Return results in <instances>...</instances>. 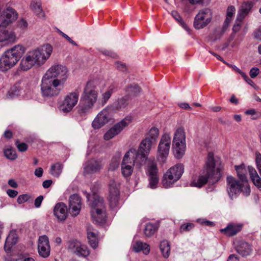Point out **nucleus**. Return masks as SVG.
<instances>
[{
	"mask_svg": "<svg viewBox=\"0 0 261 261\" xmlns=\"http://www.w3.org/2000/svg\"><path fill=\"white\" fill-rule=\"evenodd\" d=\"M102 167L103 164L101 160L92 159L86 163L84 172L86 174H93L99 172Z\"/></svg>",
	"mask_w": 261,
	"mask_h": 261,
	"instance_id": "22",
	"label": "nucleus"
},
{
	"mask_svg": "<svg viewBox=\"0 0 261 261\" xmlns=\"http://www.w3.org/2000/svg\"><path fill=\"white\" fill-rule=\"evenodd\" d=\"M30 7L31 10L39 17H43L44 14L41 8L40 0H32Z\"/></svg>",
	"mask_w": 261,
	"mask_h": 261,
	"instance_id": "35",
	"label": "nucleus"
},
{
	"mask_svg": "<svg viewBox=\"0 0 261 261\" xmlns=\"http://www.w3.org/2000/svg\"><path fill=\"white\" fill-rule=\"evenodd\" d=\"M159 228V224L157 223L149 222L146 224L144 228V234L147 237H150L154 234Z\"/></svg>",
	"mask_w": 261,
	"mask_h": 261,
	"instance_id": "36",
	"label": "nucleus"
},
{
	"mask_svg": "<svg viewBox=\"0 0 261 261\" xmlns=\"http://www.w3.org/2000/svg\"><path fill=\"white\" fill-rule=\"evenodd\" d=\"M102 53L103 55L110 56L112 58H115L117 57V55L115 53L109 50H104L102 51Z\"/></svg>",
	"mask_w": 261,
	"mask_h": 261,
	"instance_id": "59",
	"label": "nucleus"
},
{
	"mask_svg": "<svg viewBox=\"0 0 261 261\" xmlns=\"http://www.w3.org/2000/svg\"><path fill=\"white\" fill-rule=\"evenodd\" d=\"M240 74L242 76L245 81L250 85L253 86L254 84V82L250 80L249 77L243 72L242 71H240Z\"/></svg>",
	"mask_w": 261,
	"mask_h": 261,
	"instance_id": "53",
	"label": "nucleus"
},
{
	"mask_svg": "<svg viewBox=\"0 0 261 261\" xmlns=\"http://www.w3.org/2000/svg\"><path fill=\"white\" fill-rule=\"evenodd\" d=\"M109 110V107H107L97 114L92 124L94 129H98L110 121Z\"/></svg>",
	"mask_w": 261,
	"mask_h": 261,
	"instance_id": "18",
	"label": "nucleus"
},
{
	"mask_svg": "<svg viewBox=\"0 0 261 261\" xmlns=\"http://www.w3.org/2000/svg\"><path fill=\"white\" fill-rule=\"evenodd\" d=\"M17 25L19 28H20L22 29H24L27 27L28 23L24 19H21L18 21Z\"/></svg>",
	"mask_w": 261,
	"mask_h": 261,
	"instance_id": "56",
	"label": "nucleus"
},
{
	"mask_svg": "<svg viewBox=\"0 0 261 261\" xmlns=\"http://www.w3.org/2000/svg\"><path fill=\"white\" fill-rule=\"evenodd\" d=\"M243 194L245 196H248L250 193V187L248 184V181L242 182V190Z\"/></svg>",
	"mask_w": 261,
	"mask_h": 261,
	"instance_id": "49",
	"label": "nucleus"
},
{
	"mask_svg": "<svg viewBox=\"0 0 261 261\" xmlns=\"http://www.w3.org/2000/svg\"><path fill=\"white\" fill-rule=\"evenodd\" d=\"M7 26L0 24V43L3 45H7L15 42L16 40L15 33L7 29Z\"/></svg>",
	"mask_w": 261,
	"mask_h": 261,
	"instance_id": "17",
	"label": "nucleus"
},
{
	"mask_svg": "<svg viewBox=\"0 0 261 261\" xmlns=\"http://www.w3.org/2000/svg\"><path fill=\"white\" fill-rule=\"evenodd\" d=\"M153 142L147 138H144L141 142L138 150L132 148L136 152L135 156L141 164H145Z\"/></svg>",
	"mask_w": 261,
	"mask_h": 261,
	"instance_id": "11",
	"label": "nucleus"
},
{
	"mask_svg": "<svg viewBox=\"0 0 261 261\" xmlns=\"http://www.w3.org/2000/svg\"><path fill=\"white\" fill-rule=\"evenodd\" d=\"M241 21H239L236 20V23L233 27V31L234 33H237L240 31L241 29Z\"/></svg>",
	"mask_w": 261,
	"mask_h": 261,
	"instance_id": "60",
	"label": "nucleus"
},
{
	"mask_svg": "<svg viewBox=\"0 0 261 261\" xmlns=\"http://www.w3.org/2000/svg\"><path fill=\"white\" fill-rule=\"evenodd\" d=\"M184 171V167L181 164H176L169 169L163 176L162 184L164 187L166 188L171 187L181 177Z\"/></svg>",
	"mask_w": 261,
	"mask_h": 261,
	"instance_id": "7",
	"label": "nucleus"
},
{
	"mask_svg": "<svg viewBox=\"0 0 261 261\" xmlns=\"http://www.w3.org/2000/svg\"><path fill=\"white\" fill-rule=\"evenodd\" d=\"M4 154L7 159L11 160H14L17 157L15 150L12 149H6L4 151Z\"/></svg>",
	"mask_w": 261,
	"mask_h": 261,
	"instance_id": "45",
	"label": "nucleus"
},
{
	"mask_svg": "<svg viewBox=\"0 0 261 261\" xmlns=\"http://www.w3.org/2000/svg\"><path fill=\"white\" fill-rule=\"evenodd\" d=\"M16 146L19 151L24 152L28 149V145L24 143H19L18 141L16 142Z\"/></svg>",
	"mask_w": 261,
	"mask_h": 261,
	"instance_id": "51",
	"label": "nucleus"
},
{
	"mask_svg": "<svg viewBox=\"0 0 261 261\" xmlns=\"http://www.w3.org/2000/svg\"><path fill=\"white\" fill-rule=\"evenodd\" d=\"M198 221L201 224H205V225L210 226L213 224V222L204 219H199L198 220Z\"/></svg>",
	"mask_w": 261,
	"mask_h": 261,
	"instance_id": "63",
	"label": "nucleus"
},
{
	"mask_svg": "<svg viewBox=\"0 0 261 261\" xmlns=\"http://www.w3.org/2000/svg\"><path fill=\"white\" fill-rule=\"evenodd\" d=\"M43 174V169L42 168H38L35 171V175L38 177L42 176Z\"/></svg>",
	"mask_w": 261,
	"mask_h": 261,
	"instance_id": "61",
	"label": "nucleus"
},
{
	"mask_svg": "<svg viewBox=\"0 0 261 261\" xmlns=\"http://www.w3.org/2000/svg\"><path fill=\"white\" fill-rule=\"evenodd\" d=\"M173 147L176 156L180 158L186 150V133L182 127L177 128L174 133L173 139Z\"/></svg>",
	"mask_w": 261,
	"mask_h": 261,
	"instance_id": "8",
	"label": "nucleus"
},
{
	"mask_svg": "<svg viewBox=\"0 0 261 261\" xmlns=\"http://www.w3.org/2000/svg\"><path fill=\"white\" fill-rule=\"evenodd\" d=\"M25 50L23 45L17 44L5 51L0 58V70L6 71L14 67Z\"/></svg>",
	"mask_w": 261,
	"mask_h": 261,
	"instance_id": "4",
	"label": "nucleus"
},
{
	"mask_svg": "<svg viewBox=\"0 0 261 261\" xmlns=\"http://www.w3.org/2000/svg\"><path fill=\"white\" fill-rule=\"evenodd\" d=\"M52 182H53V181L51 180H50V179L45 180V181H44L43 182L42 186L44 188L46 189L50 186Z\"/></svg>",
	"mask_w": 261,
	"mask_h": 261,
	"instance_id": "62",
	"label": "nucleus"
},
{
	"mask_svg": "<svg viewBox=\"0 0 261 261\" xmlns=\"http://www.w3.org/2000/svg\"><path fill=\"white\" fill-rule=\"evenodd\" d=\"M212 18V13L210 9H202L195 17L194 26L197 30L202 29L210 23Z\"/></svg>",
	"mask_w": 261,
	"mask_h": 261,
	"instance_id": "12",
	"label": "nucleus"
},
{
	"mask_svg": "<svg viewBox=\"0 0 261 261\" xmlns=\"http://www.w3.org/2000/svg\"><path fill=\"white\" fill-rule=\"evenodd\" d=\"M221 169L220 160L215 159L213 153L209 152L205 169V174L193 179L190 184L191 186L201 188L207 183L208 179L213 184L218 181L221 177Z\"/></svg>",
	"mask_w": 261,
	"mask_h": 261,
	"instance_id": "2",
	"label": "nucleus"
},
{
	"mask_svg": "<svg viewBox=\"0 0 261 261\" xmlns=\"http://www.w3.org/2000/svg\"><path fill=\"white\" fill-rule=\"evenodd\" d=\"M43 199V197L42 195H40L37 197L36 199L35 200V206L36 207H39L41 204V203L42 202V200Z\"/></svg>",
	"mask_w": 261,
	"mask_h": 261,
	"instance_id": "55",
	"label": "nucleus"
},
{
	"mask_svg": "<svg viewBox=\"0 0 261 261\" xmlns=\"http://www.w3.org/2000/svg\"><path fill=\"white\" fill-rule=\"evenodd\" d=\"M79 94L77 92H72L66 95L60 105V110L64 113L72 111L79 101Z\"/></svg>",
	"mask_w": 261,
	"mask_h": 261,
	"instance_id": "15",
	"label": "nucleus"
},
{
	"mask_svg": "<svg viewBox=\"0 0 261 261\" xmlns=\"http://www.w3.org/2000/svg\"><path fill=\"white\" fill-rule=\"evenodd\" d=\"M253 36L255 39L261 40V26L254 31Z\"/></svg>",
	"mask_w": 261,
	"mask_h": 261,
	"instance_id": "57",
	"label": "nucleus"
},
{
	"mask_svg": "<svg viewBox=\"0 0 261 261\" xmlns=\"http://www.w3.org/2000/svg\"><path fill=\"white\" fill-rule=\"evenodd\" d=\"M259 69L257 68H252L250 71V76L251 78H254L257 76L259 73Z\"/></svg>",
	"mask_w": 261,
	"mask_h": 261,
	"instance_id": "54",
	"label": "nucleus"
},
{
	"mask_svg": "<svg viewBox=\"0 0 261 261\" xmlns=\"http://www.w3.org/2000/svg\"><path fill=\"white\" fill-rule=\"evenodd\" d=\"M194 226L192 223H188L181 225L180 227V231L182 232L184 231H189L191 230Z\"/></svg>",
	"mask_w": 261,
	"mask_h": 261,
	"instance_id": "48",
	"label": "nucleus"
},
{
	"mask_svg": "<svg viewBox=\"0 0 261 261\" xmlns=\"http://www.w3.org/2000/svg\"><path fill=\"white\" fill-rule=\"evenodd\" d=\"M109 201L110 206L114 208L118 205L119 201V191L117 188L116 182L114 180L109 182Z\"/></svg>",
	"mask_w": 261,
	"mask_h": 261,
	"instance_id": "20",
	"label": "nucleus"
},
{
	"mask_svg": "<svg viewBox=\"0 0 261 261\" xmlns=\"http://www.w3.org/2000/svg\"><path fill=\"white\" fill-rule=\"evenodd\" d=\"M242 227L241 224L230 223L226 228L221 229V231L228 236H233L240 231Z\"/></svg>",
	"mask_w": 261,
	"mask_h": 261,
	"instance_id": "28",
	"label": "nucleus"
},
{
	"mask_svg": "<svg viewBox=\"0 0 261 261\" xmlns=\"http://www.w3.org/2000/svg\"><path fill=\"white\" fill-rule=\"evenodd\" d=\"M115 88V86L112 84L109 86L107 90L101 94L99 101L102 106H104L108 102Z\"/></svg>",
	"mask_w": 261,
	"mask_h": 261,
	"instance_id": "34",
	"label": "nucleus"
},
{
	"mask_svg": "<svg viewBox=\"0 0 261 261\" xmlns=\"http://www.w3.org/2000/svg\"><path fill=\"white\" fill-rule=\"evenodd\" d=\"M148 173L149 180V186L152 189L155 188L159 182V179L156 164L152 163L149 166Z\"/></svg>",
	"mask_w": 261,
	"mask_h": 261,
	"instance_id": "23",
	"label": "nucleus"
},
{
	"mask_svg": "<svg viewBox=\"0 0 261 261\" xmlns=\"http://www.w3.org/2000/svg\"><path fill=\"white\" fill-rule=\"evenodd\" d=\"M96 86L97 82L91 81L87 82L84 88L78 106V113L81 115L89 113L97 101L98 93L96 89Z\"/></svg>",
	"mask_w": 261,
	"mask_h": 261,
	"instance_id": "3",
	"label": "nucleus"
},
{
	"mask_svg": "<svg viewBox=\"0 0 261 261\" xmlns=\"http://www.w3.org/2000/svg\"><path fill=\"white\" fill-rule=\"evenodd\" d=\"M253 4L252 2H244L238 12L237 17V20L242 21L244 18L248 14L252 8Z\"/></svg>",
	"mask_w": 261,
	"mask_h": 261,
	"instance_id": "26",
	"label": "nucleus"
},
{
	"mask_svg": "<svg viewBox=\"0 0 261 261\" xmlns=\"http://www.w3.org/2000/svg\"><path fill=\"white\" fill-rule=\"evenodd\" d=\"M248 169L250 178L254 185L258 188H261V178L256 170L251 166H248Z\"/></svg>",
	"mask_w": 261,
	"mask_h": 261,
	"instance_id": "30",
	"label": "nucleus"
},
{
	"mask_svg": "<svg viewBox=\"0 0 261 261\" xmlns=\"http://www.w3.org/2000/svg\"><path fill=\"white\" fill-rule=\"evenodd\" d=\"M171 15L177 21H178L180 23V24L184 28L186 29V24L185 23L182 19L181 18V17H180V16L179 15L177 12L175 11H173L171 12Z\"/></svg>",
	"mask_w": 261,
	"mask_h": 261,
	"instance_id": "46",
	"label": "nucleus"
},
{
	"mask_svg": "<svg viewBox=\"0 0 261 261\" xmlns=\"http://www.w3.org/2000/svg\"><path fill=\"white\" fill-rule=\"evenodd\" d=\"M160 248L163 257L166 258H168L170 252L169 243L166 240L162 241L160 243Z\"/></svg>",
	"mask_w": 261,
	"mask_h": 261,
	"instance_id": "39",
	"label": "nucleus"
},
{
	"mask_svg": "<svg viewBox=\"0 0 261 261\" xmlns=\"http://www.w3.org/2000/svg\"><path fill=\"white\" fill-rule=\"evenodd\" d=\"M38 253L43 257H47L50 254V246L49 240L47 236H42L38 239Z\"/></svg>",
	"mask_w": 261,
	"mask_h": 261,
	"instance_id": "21",
	"label": "nucleus"
},
{
	"mask_svg": "<svg viewBox=\"0 0 261 261\" xmlns=\"http://www.w3.org/2000/svg\"><path fill=\"white\" fill-rule=\"evenodd\" d=\"M82 208L81 198L77 194H73L69 198V213L73 217L77 216Z\"/></svg>",
	"mask_w": 261,
	"mask_h": 261,
	"instance_id": "19",
	"label": "nucleus"
},
{
	"mask_svg": "<svg viewBox=\"0 0 261 261\" xmlns=\"http://www.w3.org/2000/svg\"><path fill=\"white\" fill-rule=\"evenodd\" d=\"M54 214L59 221H64L68 216L67 206L63 202L56 204L54 209Z\"/></svg>",
	"mask_w": 261,
	"mask_h": 261,
	"instance_id": "25",
	"label": "nucleus"
},
{
	"mask_svg": "<svg viewBox=\"0 0 261 261\" xmlns=\"http://www.w3.org/2000/svg\"><path fill=\"white\" fill-rule=\"evenodd\" d=\"M237 252L241 255L245 256L249 255L251 252L250 245L246 242H242L237 247Z\"/></svg>",
	"mask_w": 261,
	"mask_h": 261,
	"instance_id": "37",
	"label": "nucleus"
},
{
	"mask_svg": "<svg viewBox=\"0 0 261 261\" xmlns=\"http://www.w3.org/2000/svg\"><path fill=\"white\" fill-rule=\"evenodd\" d=\"M126 91L130 94H137L140 92V89L137 84H130L126 88Z\"/></svg>",
	"mask_w": 261,
	"mask_h": 261,
	"instance_id": "44",
	"label": "nucleus"
},
{
	"mask_svg": "<svg viewBox=\"0 0 261 261\" xmlns=\"http://www.w3.org/2000/svg\"><path fill=\"white\" fill-rule=\"evenodd\" d=\"M132 122L130 116L125 117L119 122L117 123L108 130L103 136L105 140H109L119 134L125 127H127Z\"/></svg>",
	"mask_w": 261,
	"mask_h": 261,
	"instance_id": "14",
	"label": "nucleus"
},
{
	"mask_svg": "<svg viewBox=\"0 0 261 261\" xmlns=\"http://www.w3.org/2000/svg\"><path fill=\"white\" fill-rule=\"evenodd\" d=\"M68 251L78 256L86 257L89 254L87 247L76 240H70L67 242Z\"/></svg>",
	"mask_w": 261,
	"mask_h": 261,
	"instance_id": "13",
	"label": "nucleus"
},
{
	"mask_svg": "<svg viewBox=\"0 0 261 261\" xmlns=\"http://www.w3.org/2000/svg\"><path fill=\"white\" fill-rule=\"evenodd\" d=\"M119 166V162L116 159L112 160L109 167V171H114L118 168Z\"/></svg>",
	"mask_w": 261,
	"mask_h": 261,
	"instance_id": "50",
	"label": "nucleus"
},
{
	"mask_svg": "<svg viewBox=\"0 0 261 261\" xmlns=\"http://www.w3.org/2000/svg\"><path fill=\"white\" fill-rule=\"evenodd\" d=\"M63 165L57 162L51 165L49 173L55 177H59L62 172Z\"/></svg>",
	"mask_w": 261,
	"mask_h": 261,
	"instance_id": "38",
	"label": "nucleus"
},
{
	"mask_svg": "<svg viewBox=\"0 0 261 261\" xmlns=\"http://www.w3.org/2000/svg\"><path fill=\"white\" fill-rule=\"evenodd\" d=\"M171 142L170 134L165 133L162 136L157 148L156 158L159 161L166 162L169 153Z\"/></svg>",
	"mask_w": 261,
	"mask_h": 261,
	"instance_id": "9",
	"label": "nucleus"
},
{
	"mask_svg": "<svg viewBox=\"0 0 261 261\" xmlns=\"http://www.w3.org/2000/svg\"><path fill=\"white\" fill-rule=\"evenodd\" d=\"M133 248L134 251L139 252L143 251L145 254H148L150 252L149 246L145 243L141 241H137L133 245Z\"/></svg>",
	"mask_w": 261,
	"mask_h": 261,
	"instance_id": "32",
	"label": "nucleus"
},
{
	"mask_svg": "<svg viewBox=\"0 0 261 261\" xmlns=\"http://www.w3.org/2000/svg\"><path fill=\"white\" fill-rule=\"evenodd\" d=\"M41 92L44 97H52L58 95L64 85L57 79H50L43 75L41 84Z\"/></svg>",
	"mask_w": 261,
	"mask_h": 261,
	"instance_id": "5",
	"label": "nucleus"
},
{
	"mask_svg": "<svg viewBox=\"0 0 261 261\" xmlns=\"http://www.w3.org/2000/svg\"><path fill=\"white\" fill-rule=\"evenodd\" d=\"M115 65L116 68L122 71H124L126 69L125 64L121 63V62H116Z\"/></svg>",
	"mask_w": 261,
	"mask_h": 261,
	"instance_id": "52",
	"label": "nucleus"
},
{
	"mask_svg": "<svg viewBox=\"0 0 261 261\" xmlns=\"http://www.w3.org/2000/svg\"><path fill=\"white\" fill-rule=\"evenodd\" d=\"M91 217L93 220L98 224H102L105 222L106 219V211H91Z\"/></svg>",
	"mask_w": 261,
	"mask_h": 261,
	"instance_id": "31",
	"label": "nucleus"
},
{
	"mask_svg": "<svg viewBox=\"0 0 261 261\" xmlns=\"http://www.w3.org/2000/svg\"><path fill=\"white\" fill-rule=\"evenodd\" d=\"M17 235L15 231H11L6 238L4 249L6 251L9 252L11 247L17 242Z\"/></svg>",
	"mask_w": 261,
	"mask_h": 261,
	"instance_id": "29",
	"label": "nucleus"
},
{
	"mask_svg": "<svg viewBox=\"0 0 261 261\" xmlns=\"http://www.w3.org/2000/svg\"><path fill=\"white\" fill-rule=\"evenodd\" d=\"M87 237L90 246L93 248H96L98 245V240L96 234L93 232L89 231L87 233Z\"/></svg>",
	"mask_w": 261,
	"mask_h": 261,
	"instance_id": "43",
	"label": "nucleus"
},
{
	"mask_svg": "<svg viewBox=\"0 0 261 261\" xmlns=\"http://www.w3.org/2000/svg\"><path fill=\"white\" fill-rule=\"evenodd\" d=\"M7 193L10 197L14 198L17 195L18 192L16 190L8 189L7 191Z\"/></svg>",
	"mask_w": 261,
	"mask_h": 261,
	"instance_id": "58",
	"label": "nucleus"
},
{
	"mask_svg": "<svg viewBox=\"0 0 261 261\" xmlns=\"http://www.w3.org/2000/svg\"><path fill=\"white\" fill-rule=\"evenodd\" d=\"M53 51V47L49 44H44L29 51L20 61V69L27 71L35 65L40 66L44 65L50 58Z\"/></svg>",
	"mask_w": 261,
	"mask_h": 261,
	"instance_id": "1",
	"label": "nucleus"
},
{
	"mask_svg": "<svg viewBox=\"0 0 261 261\" xmlns=\"http://www.w3.org/2000/svg\"><path fill=\"white\" fill-rule=\"evenodd\" d=\"M255 162L256 164L258 163H261V154L259 152H256L255 153Z\"/></svg>",
	"mask_w": 261,
	"mask_h": 261,
	"instance_id": "64",
	"label": "nucleus"
},
{
	"mask_svg": "<svg viewBox=\"0 0 261 261\" xmlns=\"http://www.w3.org/2000/svg\"><path fill=\"white\" fill-rule=\"evenodd\" d=\"M236 11L235 8L234 6H229L227 8V14H226V18L225 20V25L223 27L222 31L224 32L226 29V25L230 21L231 18L233 16V14Z\"/></svg>",
	"mask_w": 261,
	"mask_h": 261,
	"instance_id": "42",
	"label": "nucleus"
},
{
	"mask_svg": "<svg viewBox=\"0 0 261 261\" xmlns=\"http://www.w3.org/2000/svg\"><path fill=\"white\" fill-rule=\"evenodd\" d=\"M227 191L229 197L233 198L242 190V183L231 176L226 178Z\"/></svg>",
	"mask_w": 261,
	"mask_h": 261,
	"instance_id": "16",
	"label": "nucleus"
},
{
	"mask_svg": "<svg viewBox=\"0 0 261 261\" xmlns=\"http://www.w3.org/2000/svg\"><path fill=\"white\" fill-rule=\"evenodd\" d=\"M235 169L237 172L238 176L242 182L248 181L246 174L248 169L246 168L244 164L236 166Z\"/></svg>",
	"mask_w": 261,
	"mask_h": 261,
	"instance_id": "33",
	"label": "nucleus"
},
{
	"mask_svg": "<svg viewBox=\"0 0 261 261\" xmlns=\"http://www.w3.org/2000/svg\"><path fill=\"white\" fill-rule=\"evenodd\" d=\"M17 13L14 9L8 8L3 12V20L1 24L8 27L17 19Z\"/></svg>",
	"mask_w": 261,
	"mask_h": 261,
	"instance_id": "24",
	"label": "nucleus"
},
{
	"mask_svg": "<svg viewBox=\"0 0 261 261\" xmlns=\"http://www.w3.org/2000/svg\"><path fill=\"white\" fill-rule=\"evenodd\" d=\"M136 152L134 149H129L124 155L121 164V170L124 177H128L133 173L135 164L140 167L144 164H141L135 156Z\"/></svg>",
	"mask_w": 261,
	"mask_h": 261,
	"instance_id": "6",
	"label": "nucleus"
},
{
	"mask_svg": "<svg viewBox=\"0 0 261 261\" xmlns=\"http://www.w3.org/2000/svg\"><path fill=\"white\" fill-rule=\"evenodd\" d=\"M31 198V196L28 194L20 195L17 197V201L19 204H22L28 201Z\"/></svg>",
	"mask_w": 261,
	"mask_h": 261,
	"instance_id": "47",
	"label": "nucleus"
},
{
	"mask_svg": "<svg viewBox=\"0 0 261 261\" xmlns=\"http://www.w3.org/2000/svg\"><path fill=\"white\" fill-rule=\"evenodd\" d=\"M159 135V130L158 128L153 127L145 134V138H147L154 143Z\"/></svg>",
	"mask_w": 261,
	"mask_h": 261,
	"instance_id": "40",
	"label": "nucleus"
},
{
	"mask_svg": "<svg viewBox=\"0 0 261 261\" xmlns=\"http://www.w3.org/2000/svg\"><path fill=\"white\" fill-rule=\"evenodd\" d=\"M90 205L91 207V211H94V210H97V211H106L103 199L102 197L97 194H94L93 195L92 201L90 203Z\"/></svg>",
	"mask_w": 261,
	"mask_h": 261,
	"instance_id": "27",
	"label": "nucleus"
},
{
	"mask_svg": "<svg viewBox=\"0 0 261 261\" xmlns=\"http://www.w3.org/2000/svg\"><path fill=\"white\" fill-rule=\"evenodd\" d=\"M50 79H57L61 84L64 85L68 78V70L67 68L60 64H56L51 66L44 75Z\"/></svg>",
	"mask_w": 261,
	"mask_h": 261,
	"instance_id": "10",
	"label": "nucleus"
},
{
	"mask_svg": "<svg viewBox=\"0 0 261 261\" xmlns=\"http://www.w3.org/2000/svg\"><path fill=\"white\" fill-rule=\"evenodd\" d=\"M127 105L126 99L121 98L117 102L113 104L112 106L109 107L110 111L119 110L124 108Z\"/></svg>",
	"mask_w": 261,
	"mask_h": 261,
	"instance_id": "41",
	"label": "nucleus"
}]
</instances>
